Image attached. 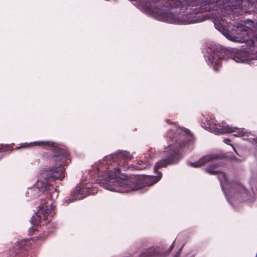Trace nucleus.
I'll return each mask as SVG.
<instances>
[{"instance_id": "nucleus-17", "label": "nucleus", "mask_w": 257, "mask_h": 257, "mask_svg": "<svg viewBox=\"0 0 257 257\" xmlns=\"http://www.w3.org/2000/svg\"><path fill=\"white\" fill-rule=\"evenodd\" d=\"M120 155L122 156L126 159H131V158L130 157V155L128 152H123L121 153Z\"/></svg>"}, {"instance_id": "nucleus-6", "label": "nucleus", "mask_w": 257, "mask_h": 257, "mask_svg": "<svg viewBox=\"0 0 257 257\" xmlns=\"http://www.w3.org/2000/svg\"><path fill=\"white\" fill-rule=\"evenodd\" d=\"M54 161H60L61 163L56 165L54 168L50 169L47 174L51 178L62 180L64 178V169L62 166L64 164L65 157L61 156H55L53 158Z\"/></svg>"}, {"instance_id": "nucleus-13", "label": "nucleus", "mask_w": 257, "mask_h": 257, "mask_svg": "<svg viewBox=\"0 0 257 257\" xmlns=\"http://www.w3.org/2000/svg\"><path fill=\"white\" fill-rule=\"evenodd\" d=\"M170 164V161L168 160H167V159H164V160H162L159 162H158L155 168H154V170L155 172L157 171V170L161 168V167H165L166 166H167L168 164Z\"/></svg>"}, {"instance_id": "nucleus-14", "label": "nucleus", "mask_w": 257, "mask_h": 257, "mask_svg": "<svg viewBox=\"0 0 257 257\" xmlns=\"http://www.w3.org/2000/svg\"><path fill=\"white\" fill-rule=\"evenodd\" d=\"M33 145L39 146H42L45 145H50V143L49 142H36L34 143H31L30 144H26L25 145L27 146H29Z\"/></svg>"}, {"instance_id": "nucleus-11", "label": "nucleus", "mask_w": 257, "mask_h": 257, "mask_svg": "<svg viewBox=\"0 0 257 257\" xmlns=\"http://www.w3.org/2000/svg\"><path fill=\"white\" fill-rule=\"evenodd\" d=\"M208 60L210 63L214 64V69L215 71H217V68L216 67H218L220 65V58L219 55L216 54H213L210 55L208 57Z\"/></svg>"}, {"instance_id": "nucleus-3", "label": "nucleus", "mask_w": 257, "mask_h": 257, "mask_svg": "<svg viewBox=\"0 0 257 257\" xmlns=\"http://www.w3.org/2000/svg\"><path fill=\"white\" fill-rule=\"evenodd\" d=\"M52 205V202L50 200H46L44 199L41 201L38 214H36L35 216H33L32 217V220L35 221L34 224L38 225L42 219L45 220L46 214H47V219H49L48 216L50 218L53 216L52 211L54 209Z\"/></svg>"}, {"instance_id": "nucleus-12", "label": "nucleus", "mask_w": 257, "mask_h": 257, "mask_svg": "<svg viewBox=\"0 0 257 257\" xmlns=\"http://www.w3.org/2000/svg\"><path fill=\"white\" fill-rule=\"evenodd\" d=\"M160 254L162 255V253L159 252V251L157 250L156 249L150 248L146 253L143 254V256L149 257L154 256L155 257H158Z\"/></svg>"}, {"instance_id": "nucleus-21", "label": "nucleus", "mask_w": 257, "mask_h": 257, "mask_svg": "<svg viewBox=\"0 0 257 257\" xmlns=\"http://www.w3.org/2000/svg\"><path fill=\"white\" fill-rule=\"evenodd\" d=\"M139 169H143L144 168H146V167H138Z\"/></svg>"}, {"instance_id": "nucleus-9", "label": "nucleus", "mask_w": 257, "mask_h": 257, "mask_svg": "<svg viewBox=\"0 0 257 257\" xmlns=\"http://www.w3.org/2000/svg\"><path fill=\"white\" fill-rule=\"evenodd\" d=\"M174 140H172V144L169 146L168 151L172 150V152L170 153L171 156H173L174 154H177L179 149L182 147V144L180 141H176L174 143Z\"/></svg>"}, {"instance_id": "nucleus-16", "label": "nucleus", "mask_w": 257, "mask_h": 257, "mask_svg": "<svg viewBox=\"0 0 257 257\" xmlns=\"http://www.w3.org/2000/svg\"><path fill=\"white\" fill-rule=\"evenodd\" d=\"M219 179H220L221 184H222L223 182H226V177L225 175L223 173H221L219 174Z\"/></svg>"}, {"instance_id": "nucleus-5", "label": "nucleus", "mask_w": 257, "mask_h": 257, "mask_svg": "<svg viewBox=\"0 0 257 257\" xmlns=\"http://www.w3.org/2000/svg\"><path fill=\"white\" fill-rule=\"evenodd\" d=\"M157 13L160 20L169 23L187 25L196 22V21L190 19L181 20L178 16L175 15L170 12H167L163 13L161 10L157 11Z\"/></svg>"}, {"instance_id": "nucleus-8", "label": "nucleus", "mask_w": 257, "mask_h": 257, "mask_svg": "<svg viewBox=\"0 0 257 257\" xmlns=\"http://www.w3.org/2000/svg\"><path fill=\"white\" fill-rule=\"evenodd\" d=\"M37 186L40 191L44 192L50 190L51 187L48 180L46 179L40 178L37 183Z\"/></svg>"}, {"instance_id": "nucleus-20", "label": "nucleus", "mask_w": 257, "mask_h": 257, "mask_svg": "<svg viewBox=\"0 0 257 257\" xmlns=\"http://www.w3.org/2000/svg\"><path fill=\"white\" fill-rule=\"evenodd\" d=\"M229 141H230V140H228V139H225V140H224V143H227V142H229Z\"/></svg>"}, {"instance_id": "nucleus-1", "label": "nucleus", "mask_w": 257, "mask_h": 257, "mask_svg": "<svg viewBox=\"0 0 257 257\" xmlns=\"http://www.w3.org/2000/svg\"><path fill=\"white\" fill-rule=\"evenodd\" d=\"M100 184L104 188L115 192H124L138 189L135 182L131 178L120 174L119 169L107 173Z\"/></svg>"}, {"instance_id": "nucleus-10", "label": "nucleus", "mask_w": 257, "mask_h": 257, "mask_svg": "<svg viewBox=\"0 0 257 257\" xmlns=\"http://www.w3.org/2000/svg\"><path fill=\"white\" fill-rule=\"evenodd\" d=\"M86 189L81 187L77 188V190L74 193L73 200H80L83 199L87 195Z\"/></svg>"}, {"instance_id": "nucleus-4", "label": "nucleus", "mask_w": 257, "mask_h": 257, "mask_svg": "<svg viewBox=\"0 0 257 257\" xmlns=\"http://www.w3.org/2000/svg\"><path fill=\"white\" fill-rule=\"evenodd\" d=\"M212 121H209V124L210 125V127L212 128L213 130L214 133L216 134H225V133H236L234 134V136L238 137H241L244 136H247L250 132H248L247 131H244L243 128H238L236 127H231L228 125H225V123L223 122L220 124H214V126H211Z\"/></svg>"}, {"instance_id": "nucleus-7", "label": "nucleus", "mask_w": 257, "mask_h": 257, "mask_svg": "<svg viewBox=\"0 0 257 257\" xmlns=\"http://www.w3.org/2000/svg\"><path fill=\"white\" fill-rule=\"evenodd\" d=\"M215 157L212 155H206L202 157L199 160L195 163H190L189 165L191 167L197 168L204 165L207 162L214 159Z\"/></svg>"}, {"instance_id": "nucleus-19", "label": "nucleus", "mask_w": 257, "mask_h": 257, "mask_svg": "<svg viewBox=\"0 0 257 257\" xmlns=\"http://www.w3.org/2000/svg\"><path fill=\"white\" fill-rule=\"evenodd\" d=\"M206 170H207V171L209 174H214L215 173H216V171H212V170L209 171V170H208V169H207Z\"/></svg>"}, {"instance_id": "nucleus-2", "label": "nucleus", "mask_w": 257, "mask_h": 257, "mask_svg": "<svg viewBox=\"0 0 257 257\" xmlns=\"http://www.w3.org/2000/svg\"><path fill=\"white\" fill-rule=\"evenodd\" d=\"M252 21L247 20L245 22L240 21L236 26V30L238 35L236 36H229L228 39L237 43L247 42L252 46H257V38L253 37L251 40H248L250 32L252 31L251 27L253 26Z\"/></svg>"}, {"instance_id": "nucleus-18", "label": "nucleus", "mask_w": 257, "mask_h": 257, "mask_svg": "<svg viewBox=\"0 0 257 257\" xmlns=\"http://www.w3.org/2000/svg\"><path fill=\"white\" fill-rule=\"evenodd\" d=\"M25 244V241L22 242V243H20V242H17V246H18V247L19 248H22L23 246H24V244Z\"/></svg>"}, {"instance_id": "nucleus-22", "label": "nucleus", "mask_w": 257, "mask_h": 257, "mask_svg": "<svg viewBox=\"0 0 257 257\" xmlns=\"http://www.w3.org/2000/svg\"><path fill=\"white\" fill-rule=\"evenodd\" d=\"M55 193H56V196H57V195H58V194H57V192H56Z\"/></svg>"}, {"instance_id": "nucleus-15", "label": "nucleus", "mask_w": 257, "mask_h": 257, "mask_svg": "<svg viewBox=\"0 0 257 257\" xmlns=\"http://www.w3.org/2000/svg\"><path fill=\"white\" fill-rule=\"evenodd\" d=\"M159 175L158 176L157 178L153 176H151L149 178V179L152 180L153 182L152 183L149 184V185H151L153 184H154L156 182H158L161 179L162 177V174L161 173H159Z\"/></svg>"}]
</instances>
